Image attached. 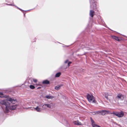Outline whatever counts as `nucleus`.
Listing matches in <instances>:
<instances>
[{"label": "nucleus", "mask_w": 127, "mask_h": 127, "mask_svg": "<svg viewBox=\"0 0 127 127\" xmlns=\"http://www.w3.org/2000/svg\"><path fill=\"white\" fill-rule=\"evenodd\" d=\"M105 97L107 100H109L110 102L112 101L113 97L111 95H109L107 93H105Z\"/></svg>", "instance_id": "0eeeda50"}, {"label": "nucleus", "mask_w": 127, "mask_h": 127, "mask_svg": "<svg viewBox=\"0 0 127 127\" xmlns=\"http://www.w3.org/2000/svg\"><path fill=\"white\" fill-rule=\"evenodd\" d=\"M89 14L90 16L92 17H93L95 14L94 11L93 10H90Z\"/></svg>", "instance_id": "ddd939ff"}, {"label": "nucleus", "mask_w": 127, "mask_h": 127, "mask_svg": "<svg viewBox=\"0 0 127 127\" xmlns=\"http://www.w3.org/2000/svg\"><path fill=\"white\" fill-rule=\"evenodd\" d=\"M33 80L34 82L35 83L37 81V79H33Z\"/></svg>", "instance_id": "4be33fe9"}, {"label": "nucleus", "mask_w": 127, "mask_h": 127, "mask_svg": "<svg viewBox=\"0 0 127 127\" xmlns=\"http://www.w3.org/2000/svg\"><path fill=\"white\" fill-rule=\"evenodd\" d=\"M18 8L20 10H21V9H20V8Z\"/></svg>", "instance_id": "bb28decb"}, {"label": "nucleus", "mask_w": 127, "mask_h": 127, "mask_svg": "<svg viewBox=\"0 0 127 127\" xmlns=\"http://www.w3.org/2000/svg\"><path fill=\"white\" fill-rule=\"evenodd\" d=\"M8 96L6 95H3V94L1 92H0V97H4L5 98H7Z\"/></svg>", "instance_id": "dca6fc26"}, {"label": "nucleus", "mask_w": 127, "mask_h": 127, "mask_svg": "<svg viewBox=\"0 0 127 127\" xmlns=\"http://www.w3.org/2000/svg\"><path fill=\"white\" fill-rule=\"evenodd\" d=\"M7 99L6 100H1L0 102V103L3 105H4L5 106V112L6 113H8L9 112V110L8 109V104H9L7 102Z\"/></svg>", "instance_id": "f03ea898"}, {"label": "nucleus", "mask_w": 127, "mask_h": 127, "mask_svg": "<svg viewBox=\"0 0 127 127\" xmlns=\"http://www.w3.org/2000/svg\"><path fill=\"white\" fill-rule=\"evenodd\" d=\"M42 105L41 104H40L38 106H37L36 108H34V107H31V109L33 110V109L34 110H35L36 111L38 112H41L42 110H43L42 109V108H40L42 106Z\"/></svg>", "instance_id": "6e6552de"}, {"label": "nucleus", "mask_w": 127, "mask_h": 127, "mask_svg": "<svg viewBox=\"0 0 127 127\" xmlns=\"http://www.w3.org/2000/svg\"><path fill=\"white\" fill-rule=\"evenodd\" d=\"M62 85H58L57 86H56L55 88V89L57 90H58L60 89V87Z\"/></svg>", "instance_id": "f3484780"}, {"label": "nucleus", "mask_w": 127, "mask_h": 127, "mask_svg": "<svg viewBox=\"0 0 127 127\" xmlns=\"http://www.w3.org/2000/svg\"><path fill=\"white\" fill-rule=\"evenodd\" d=\"M18 105L16 104L8 106V109L11 110H13L15 109L17 107Z\"/></svg>", "instance_id": "9d476101"}, {"label": "nucleus", "mask_w": 127, "mask_h": 127, "mask_svg": "<svg viewBox=\"0 0 127 127\" xmlns=\"http://www.w3.org/2000/svg\"><path fill=\"white\" fill-rule=\"evenodd\" d=\"M95 0H91L90 1V8H91L95 9L96 8V5Z\"/></svg>", "instance_id": "423d86ee"}, {"label": "nucleus", "mask_w": 127, "mask_h": 127, "mask_svg": "<svg viewBox=\"0 0 127 127\" xmlns=\"http://www.w3.org/2000/svg\"><path fill=\"white\" fill-rule=\"evenodd\" d=\"M111 114H113L119 117H122L124 115V114L123 111H121L120 112H114L112 113H110Z\"/></svg>", "instance_id": "20e7f679"}, {"label": "nucleus", "mask_w": 127, "mask_h": 127, "mask_svg": "<svg viewBox=\"0 0 127 127\" xmlns=\"http://www.w3.org/2000/svg\"><path fill=\"white\" fill-rule=\"evenodd\" d=\"M87 98L89 101L92 103H95V97L92 95L88 94L87 95Z\"/></svg>", "instance_id": "f257e3e1"}, {"label": "nucleus", "mask_w": 127, "mask_h": 127, "mask_svg": "<svg viewBox=\"0 0 127 127\" xmlns=\"http://www.w3.org/2000/svg\"><path fill=\"white\" fill-rule=\"evenodd\" d=\"M112 37L113 38L116 40L118 41H119L120 40L116 36H112Z\"/></svg>", "instance_id": "6ab92c4d"}, {"label": "nucleus", "mask_w": 127, "mask_h": 127, "mask_svg": "<svg viewBox=\"0 0 127 127\" xmlns=\"http://www.w3.org/2000/svg\"><path fill=\"white\" fill-rule=\"evenodd\" d=\"M68 60H66V61H65V63H68Z\"/></svg>", "instance_id": "b1692460"}, {"label": "nucleus", "mask_w": 127, "mask_h": 127, "mask_svg": "<svg viewBox=\"0 0 127 127\" xmlns=\"http://www.w3.org/2000/svg\"><path fill=\"white\" fill-rule=\"evenodd\" d=\"M98 127H101L100 126H98Z\"/></svg>", "instance_id": "cd10ccee"}, {"label": "nucleus", "mask_w": 127, "mask_h": 127, "mask_svg": "<svg viewBox=\"0 0 127 127\" xmlns=\"http://www.w3.org/2000/svg\"><path fill=\"white\" fill-rule=\"evenodd\" d=\"M30 88L31 89H33L35 88L34 86L32 85H30Z\"/></svg>", "instance_id": "412c9836"}, {"label": "nucleus", "mask_w": 127, "mask_h": 127, "mask_svg": "<svg viewBox=\"0 0 127 127\" xmlns=\"http://www.w3.org/2000/svg\"><path fill=\"white\" fill-rule=\"evenodd\" d=\"M45 98L48 99H52L54 98V97L52 96L47 95L45 96Z\"/></svg>", "instance_id": "a211bd4d"}, {"label": "nucleus", "mask_w": 127, "mask_h": 127, "mask_svg": "<svg viewBox=\"0 0 127 127\" xmlns=\"http://www.w3.org/2000/svg\"><path fill=\"white\" fill-rule=\"evenodd\" d=\"M54 105L53 103H45L42 106V107L43 110H45L47 108H52L53 106Z\"/></svg>", "instance_id": "7ed1b4c3"}, {"label": "nucleus", "mask_w": 127, "mask_h": 127, "mask_svg": "<svg viewBox=\"0 0 127 127\" xmlns=\"http://www.w3.org/2000/svg\"><path fill=\"white\" fill-rule=\"evenodd\" d=\"M109 112L108 111L103 110H99L95 112V114H100V115H105V114H108L109 113Z\"/></svg>", "instance_id": "39448f33"}, {"label": "nucleus", "mask_w": 127, "mask_h": 127, "mask_svg": "<svg viewBox=\"0 0 127 127\" xmlns=\"http://www.w3.org/2000/svg\"><path fill=\"white\" fill-rule=\"evenodd\" d=\"M124 102L125 103H127V102L126 101H124Z\"/></svg>", "instance_id": "393cba45"}, {"label": "nucleus", "mask_w": 127, "mask_h": 127, "mask_svg": "<svg viewBox=\"0 0 127 127\" xmlns=\"http://www.w3.org/2000/svg\"><path fill=\"white\" fill-rule=\"evenodd\" d=\"M73 123L75 125H81L82 124L81 123L79 122L78 121H74Z\"/></svg>", "instance_id": "4468645a"}, {"label": "nucleus", "mask_w": 127, "mask_h": 127, "mask_svg": "<svg viewBox=\"0 0 127 127\" xmlns=\"http://www.w3.org/2000/svg\"><path fill=\"white\" fill-rule=\"evenodd\" d=\"M41 88V87H38L37 88V89H39Z\"/></svg>", "instance_id": "a878e982"}, {"label": "nucleus", "mask_w": 127, "mask_h": 127, "mask_svg": "<svg viewBox=\"0 0 127 127\" xmlns=\"http://www.w3.org/2000/svg\"><path fill=\"white\" fill-rule=\"evenodd\" d=\"M71 62H68V66H69L71 64Z\"/></svg>", "instance_id": "5701e85b"}, {"label": "nucleus", "mask_w": 127, "mask_h": 127, "mask_svg": "<svg viewBox=\"0 0 127 127\" xmlns=\"http://www.w3.org/2000/svg\"><path fill=\"white\" fill-rule=\"evenodd\" d=\"M7 101H9L11 103L13 104L15 103L17 101L16 99H13L11 98H9L7 99Z\"/></svg>", "instance_id": "9b49d317"}, {"label": "nucleus", "mask_w": 127, "mask_h": 127, "mask_svg": "<svg viewBox=\"0 0 127 127\" xmlns=\"http://www.w3.org/2000/svg\"><path fill=\"white\" fill-rule=\"evenodd\" d=\"M123 99L124 97L123 95L122 94H119L117 95L115 101V102H116L117 101H118L119 100H122Z\"/></svg>", "instance_id": "1a4fd4ad"}, {"label": "nucleus", "mask_w": 127, "mask_h": 127, "mask_svg": "<svg viewBox=\"0 0 127 127\" xmlns=\"http://www.w3.org/2000/svg\"><path fill=\"white\" fill-rule=\"evenodd\" d=\"M49 81L47 80L43 81L42 82V83L43 84H49Z\"/></svg>", "instance_id": "2eb2a0df"}, {"label": "nucleus", "mask_w": 127, "mask_h": 127, "mask_svg": "<svg viewBox=\"0 0 127 127\" xmlns=\"http://www.w3.org/2000/svg\"><path fill=\"white\" fill-rule=\"evenodd\" d=\"M91 121L92 123V126L93 127H98V126H99L97 125L96 124H95V122L94 121V120H93L92 118H90Z\"/></svg>", "instance_id": "f8f14e48"}, {"label": "nucleus", "mask_w": 127, "mask_h": 127, "mask_svg": "<svg viewBox=\"0 0 127 127\" xmlns=\"http://www.w3.org/2000/svg\"><path fill=\"white\" fill-rule=\"evenodd\" d=\"M61 74V73L60 72L57 73L55 75V77H59Z\"/></svg>", "instance_id": "aec40b11"}]
</instances>
